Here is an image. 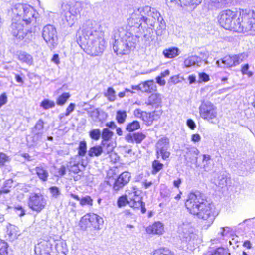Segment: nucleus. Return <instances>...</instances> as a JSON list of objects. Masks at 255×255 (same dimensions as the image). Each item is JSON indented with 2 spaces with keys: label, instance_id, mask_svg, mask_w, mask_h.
<instances>
[{
  "label": "nucleus",
  "instance_id": "f257e3e1",
  "mask_svg": "<svg viewBox=\"0 0 255 255\" xmlns=\"http://www.w3.org/2000/svg\"><path fill=\"white\" fill-rule=\"evenodd\" d=\"M160 13L155 8L149 6L135 8L128 19V25L131 31L137 32L143 30V37L146 41L153 40V30L156 20L160 17Z\"/></svg>",
  "mask_w": 255,
  "mask_h": 255
},
{
  "label": "nucleus",
  "instance_id": "f03ea898",
  "mask_svg": "<svg viewBox=\"0 0 255 255\" xmlns=\"http://www.w3.org/2000/svg\"><path fill=\"white\" fill-rule=\"evenodd\" d=\"M185 206L191 214L206 220L208 226L213 223L218 214L214 205L208 201L205 195L199 192L190 193L188 195Z\"/></svg>",
  "mask_w": 255,
  "mask_h": 255
},
{
  "label": "nucleus",
  "instance_id": "7ed1b4c3",
  "mask_svg": "<svg viewBox=\"0 0 255 255\" xmlns=\"http://www.w3.org/2000/svg\"><path fill=\"white\" fill-rule=\"evenodd\" d=\"M113 32V49L117 54H127L135 48L139 36L133 35L123 27H116Z\"/></svg>",
  "mask_w": 255,
  "mask_h": 255
},
{
  "label": "nucleus",
  "instance_id": "20e7f679",
  "mask_svg": "<svg viewBox=\"0 0 255 255\" xmlns=\"http://www.w3.org/2000/svg\"><path fill=\"white\" fill-rule=\"evenodd\" d=\"M101 36H103V33L100 30V25L95 21L88 20L77 31L76 38L79 45L87 41H89V44L92 45V39L98 38Z\"/></svg>",
  "mask_w": 255,
  "mask_h": 255
},
{
  "label": "nucleus",
  "instance_id": "39448f33",
  "mask_svg": "<svg viewBox=\"0 0 255 255\" xmlns=\"http://www.w3.org/2000/svg\"><path fill=\"white\" fill-rule=\"evenodd\" d=\"M237 32H248L255 30V12L251 10H242L237 19Z\"/></svg>",
  "mask_w": 255,
  "mask_h": 255
},
{
  "label": "nucleus",
  "instance_id": "423d86ee",
  "mask_svg": "<svg viewBox=\"0 0 255 255\" xmlns=\"http://www.w3.org/2000/svg\"><path fill=\"white\" fill-rule=\"evenodd\" d=\"M25 22L23 21L21 17L18 15L12 19L10 26L12 35L17 39H25L26 41H32L34 37V33L30 29L25 28Z\"/></svg>",
  "mask_w": 255,
  "mask_h": 255
},
{
  "label": "nucleus",
  "instance_id": "0eeeda50",
  "mask_svg": "<svg viewBox=\"0 0 255 255\" xmlns=\"http://www.w3.org/2000/svg\"><path fill=\"white\" fill-rule=\"evenodd\" d=\"M12 11L14 15L21 17L23 21L25 22V25L35 22L38 14L32 6L21 3L15 4Z\"/></svg>",
  "mask_w": 255,
  "mask_h": 255
},
{
  "label": "nucleus",
  "instance_id": "6e6552de",
  "mask_svg": "<svg viewBox=\"0 0 255 255\" xmlns=\"http://www.w3.org/2000/svg\"><path fill=\"white\" fill-rule=\"evenodd\" d=\"M200 117L212 124L217 123V112L216 107L208 101H202L199 108Z\"/></svg>",
  "mask_w": 255,
  "mask_h": 255
},
{
  "label": "nucleus",
  "instance_id": "1a4fd4ad",
  "mask_svg": "<svg viewBox=\"0 0 255 255\" xmlns=\"http://www.w3.org/2000/svg\"><path fill=\"white\" fill-rule=\"evenodd\" d=\"M91 41L92 45L89 44V41H87L79 46L86 53L92 56H97L102 53L106 47V41L103 36L98 38L92 39Z\"/></svg>",
  "mask_w": 255,
  "mask_h": 255
},
{
  "label": "nucleus",
  "instance_id": "9d476101",
  "mask_svg": "<svg viewBox=\"0 0 255 255\" xmlns=\"http://www.w3.org/2000/svg\"><path fill=\"white\" fill-rule=\"evenodd\" d=\"M236 13L230 10H226L221 12L219 22L221 27L226 30L237 32V21H233L236 16Z\"/></svg>",
  "mask_w": 255,
  "mask_h": 255
},
{
  "label": "nucleus",
  "instance_id": "9b49d317",
  "mask_svg": "<svg viewBox=\"0 0 255 255\" xmlns=\"http://www.w3.org/2000/svg\"><path fill=\"white\" fill-rule=\"evenodd\" d=\"M63 15L68 25L71 27L80 16L82 7L79 4L73 5L66 4L62 6Z\"/></svg>",
  "mask_w": 255,
  "mask_h": 255
},
{
  "label": "nucleus",
  "instance_id": "f8f14e48",
  "mask_svg": "<svg viewBox=\"0 0 255 255\" xmlns=\"http://www.w3.org/2000/svg\"><path fill=\"white\" fill-rule=\"evenodd\" d=\"M42 36L50 48H54L57 45V32L53 25L47 24L44 26L42 31Z\"/></svg>",
  "mask_w": 255,
  "mask_h": 255
},
{
  "label": "nucleus",
  "instance_id": "ddd939ff",
  "mask_svg": "<svg viewBox=\"0 0 255 255\" xmlns=\"http://www.w3.org/2000/svg\"><path fill=\"white\" fill-rule=\"evenodd\" d=\"M47 204V200L41 194L32 193L30 194L28 201V205L32 211L37 213L43 210Z\"/></svg>",
  "mask_w": 255,
  "mask_h": 255
},
{
  "label": "nucleus",
  "instance_id": "4468645a",
  "mask_svg": "<svg viewBox=\"0 0 255 255\" xmlns=\"http://www.w3.org/2000/svg\"><path fill=\"white\" fill-rule=\"evenodd\" d=\"M247 57V55L245 53L234 55L232 56H226L224 58L216 61V64L220 67H230L236 66L241 63L244 59Z\"/></svg>",
  "mask_w": 255,
  "mask_h": 255
},
{
  "label": "nucleus",
  "instance_id": "2eb2a0df",
  "mask_svg": "<svg viewBox=\"0 0 255 255\" xmlns=\"http://www.w3.org/2000/svg\"><path fill=\"white\" fill-rule=\"evenodd\" d=\"M179 236L183 242L189 243L193 241L196 237L194 229L190 223H183L178 227Z\"/></svg>",
  "mask_w": 255,
  "mask_h": 255
},
{
  "label": "nucleus",
  "instance_id": "dca6fc26",
  "mask_svg": "<svg viewBox=\"0 0 255 255\" xmlns=\"http://www.w3.org/2000/svg\"><path fill=\"white\" fill-rule=\"evenodd\" d=\"M127 197L129 201V206L134 209H139L141 208V211L142 213L146 212L145 205L142 201V197L138 195L137 192L133 189L129 193Z\"/></svg>",
  "mask_w": 255,
  "mask_h": 255
},
{
  "label": "nucleus",
  "instance_id": "f3484780",
  "mask_svg": "<svg viewBox=\"0 0 255 255\" xmlns=\"http://www.w3.org/2000/svg\"><path fill=\"white\" fill-rule=\"evenodd\" d=\"M202 0H166L167 6L173 8L176 5H180L181 7L186 6L189 7L188 10L192 11L198 5L201 3Z\"/></svg>",
  "mask_w": 255,
  "mask_h": 255
},
{
  "label": "nucleus",
  "instance_id": "a211bd4d",
  "mask_svg": "<svg viewBox=\"0 0 255 255\" xmlns=\"http://www.w3.org/2000/svg\"><path fill=\"white\" fill-rule=\"evenodd\" d=\"M169 148V139L166 137L160 138L156 144V153L160 154L162 158L165 160L169 158L170 153L168 151Z\"/></svg>",
  "mask_w": 255,
  "mask_h": 255
},
{
  "label": "nucleus",
  "instance_id": "6ab92c4d",
  "mask_svg": "<svg viewBox=\"0 0 255 255\" xmlns=\"http://www.w3.org/2000/svg\"><path fill=\"white\" fill-rule=\"evenodd\" d=\"M232 2V0H204L203 6L207 10H214L222 8Z\"/></svg>",
  "mask_w": 255,
  "mask_h": 255
},
{
  "label": "nucleus",
  "instance_id": "aec40b11",
  "mask_svg": "<svg viewBox=\"0 0 255 255\" xmlns=\"http://www.w3.org/2000/svg\"><path fill=\"white\" fill-rule=\"evenodd\" d=\"M44 122L41 119H39L35 125L31 128V132L33 134V141L37 143L42 139L43 133Z\"/></svg>",
  "mask_w": 255,
  "mask_h": 255
},
{
  "label": "nucleus",
  "instance_id": "412c9836",
  "mask_svg": "<svg viewBox=\"0 0 255 255\" xmlns=\"http://www.w3.org/2000/svg\"><path fill=\"white\" fill-rule=\"evenodd\" d=\"M130 177V174L128 172H124L121 173L115 180L113 185V189L117 191L122 189L124 186L129 182Z\"/></svg>",
  "mask_w": 255,
  "mask_h": 255
},
{
  "label": "nucleus",
  "instance_id": "4be33fe9",
  "mask_svg": "<svg viewBox=\"0 0 255 255\" xmlns=\"http://www.w3.org/2000/svg\"><path fill=\"white\" fill-rule=\"evenodd\" d=\"M185 153V159L188 163L192 164L196 163L197 162V155L199 153L198 149L193 146H187L184 150Z\"/></svg>",
  "mask_w": 255,
  "mask_h": 255
},
{
  "label": "nucleus",
  "instance_id": "5701e85b",
  "mask_svg": "<svg viewBox=\"0 0 255 255\" xmlns=\"http://www.w3.org/2000/svg\"><path fill=\"white\" fill-rule=\"evenodd\" d=\"M80 159L79 156L72 158L68 162L67 167L69 171L74 173H78L81 172L82 168H84L82 164H80Z\"/></svg>",
  "mask_w": 255,
  "mask_h": 255
},
{
  "label": "nucleus",
  "instance_id": "b1692460",
  "mask_svg": "<svg viewBox=\"0 0 255 255\" xmlns=\"http://www.w3.org/2000/svg\"><path fill=\"white\" fill-rule=\"evenodd\" d=\"M162 95L157 93L151 94L145 101V104L147 106H151L153 108L159 107L162 103Z\"/></svg>",
  "mask_w": 255,
  "mask_h": 255
},
{
  "label": "nucleus",
  "instance_id": "393cba45",
  "mask_svg": "<svg viewBox=\"0 0 255 255\" xmlns=\"http://www.w3.org/2000/svg\"><path fill=\"white\" fill-rule=\"evenodd\" d=\"M51 248L52 245L49 242L43 240L35 246V251H39L41 255H50Z\"/></svg>",
  "mask_w": 255,
  "mask_h": 255
},
{
  "label": "nucleus",
  "instance_id": "a878e982",
  "mask_svg": "<svg viewBox=\"0 0 255 255\" xmlns=\"http://www.w3.org/2000/svg\"><path fill=\"white\" fill-rule=\"evenodd\" d=\"M38 177L43 182H46L49 177L47 166L43 163L40 164L35 169Z\"/></svg>",
  "mask_w": 255,
  "mask_h": 255
},
{
  "label": "nucleus",
  "instance_id": "bb28decb",
  "mask_svg": "<svg viewBox=\"0 0 255 255\" xmlns=\"http://www.w3.org/2000/svg\"><path fill=\"white\" fill-rule=\"evenodd\" d=\"M88 114L95 122H103L107 118V114L103 111H100L99 109H94L89 111Z\"/></svg>",
  "mask_w": 255,
  "mask_h": 255
},
{
  "label": "nucleus",
  "instance_id": "cd10ccee",
  "mask_svg": "<svg viewBox=\"0 0 255 255\" xmlns=\"http://www.w3.org/2000/svg\"><path fill=\"white\" fill-rule=\"evenodd\" d=\"M203 60L197 56L188 57L184 61V66L187 68H196L201 66Z\"/></svg>",
  "mask_w": 255,
  "mask_h": 255
},
{
  "label": "nucleus",
  "instance_id": "c85d7f7f",
  "mask_svg": "<svg viewBox=\"0 0 255 255\" xmlns=\"http://www.w3.org/2000/svg\"><path fill=\"white\" fill-rule=\"evenodd\" d=\"M146 137L145 135L141 132H135L133 133H129L125 137V140L128 143H136L139 144Z\"/></svg>",
  "mask_w": 255,
  "mask_h": 255
},
{
  "label": "nucleus",
  "instance_id": "c756f323",
  "mask_svg": "<svg viewBox=\"0 0 255 255\" xmlns=\"http://www.w3.org/2000/svg\"><path fill=\"white\" fill-rule=\"evenodd\" d=\"M146 232L148 234L161 235L164 232L163 225L160 222H156L146 228Z\"/></svg>",
  "mask_w": 255,
  "mask_h": 255
},
{
  "label": "nucleus",
  "instance_id": "7c9ffc66",
  "mask_svg": "<svg viewBox=\"0 0 255 255\" xmlns=\"http://www.w3.org/2000/svg\"><path fill=\"white\" fill-rule=\"evenodd\" d=\"M141 91L146 93H151L156 91L157 86L153 80H147L141 83Z\"/></svg>",
  "mask_w": 255,
  "mask_h": 255
},
{
  "label": "nucleus",
  "instance_id": "2f4dec72",
  "mask_svg": "<svg viewBox=\"0 0 255 255\" xmlns=\"http://www.w3.org/2000/svg\"><path fill=\"white\" fill-rule=\"evenodd\" d=\"M91 226L95 229L100 230V226L102 225L104 221L102 217L95 214H89Z\"/></svg>",
  "mask_w": 255,
  "mask_h": 255
},
{
  "label": "nucleus",
  "instance_id": "473e14b6",
  "mask_svg": "<svg viewBox=\"0 0 255 255\" xmlns=\"http://www.w3.org/2000/svg\"><path fill=\"white\" fill-rule=\"evenodd\" d=\"M17 57L19 61L28 65H32L33 63V58L32 55L25 51H20L17 52Z\"/></svg>",
  "mask_w": 255,
  "mask_h": 255
},
{
  "label": "nucleus",
  "instance_id": "72a5a7b5",
  "mask_svg": "<svg viewBox=\"0 0 255 255\" xmlns=\"http://www.w3.org/2000/svg\"><path fill=\"white\" fill-rule=\"evenodd\" d=\"M144 114L145 121H146L148 125H150L153 121H157L160 118L161 112L160 111H155L149 113L145 112Z\"/></svg>",
  "mask_w": 255,
  "mask_h": 255
},
{
  "label": "nucleus",
  "instance_id": "f704fd0d",
  "mask_svg": "<svg viewBox=\"0 0 255 255\" xmlns=\"http://www.w3.org/2000/svg\"><path fill=\"white\" fill-rule=\"evenodd\" d=\"M180 54V50L177 47H170L163 50V54L167 58H173Z\"/></svg>",
  "mask_w": 255,
  "mask_h": 255
},
{
  "label": "nucleus",
  "instance_id": "c9c22d12",
  "mask_svg": "<svg viewBox=\"0 0 255 255\" xmlns=\"http://www.w3.org/2000/svg\"><path fill=\"white\" fill-rule=\"evenodd\" d=\"M156 23L158 24L155 30L156 34L157 36H161L165 32L166 28L165 23L163 17L160 16L159 19L156 20Z\"/></svg>",
  "mask_w": 255,
  "mask_h": 255
},
{
  "label": "nucleus",
  "instance_id": "e433bc0d",
  "mask_svg": "<svg viewBox=\"0 0 255 255\" xmlns=\"http://www.w3.org/2000/svg\"><path fill=\"white\" fill-rule=\"evenodd\" d=\"M9 238L11 240L16 239L20 235V233L18 230V228L14 225H10L7 230Z\"/></svg>",
  "mask_w": 255,
  "mask_h": 255
},
{
  "label": "nucleus",
  "instance_id": "4c0bfd02",
  "mask_svg": "<svg viewBox=\"0 0 255 255\" xmlns=\"http://www.w3.org/2000/svg\"><path fill=\"white\" fill-rule=\"evenodd\" d=\"M89 214H87L83 216L80 219L79 225L81 230L85 231L87 228L90 227V223Z\"/></svg>",
  "mask_w": 255,
  "mask_h": 255
},
{
  "label": "nucleus",
  "instance_id": "58836bf2",
  "mask_svg": "<svg viewBox=\"0 0 255 255\" xmlns=\"http://www.w3.org/2000/svg\"><path fill=\"white\" fill-rule=\"evenodd\" d=\"M114 144L112 141L105 142L103 143L101 142V145L103 148V153L106 154H109L113 152L115 148Z\"/></svg>",
  "mask_w": 255,
  "mask_h": 255
},
{
  "label": "nucleus",
  "instance_id": "ea45409f",
  "mask_svg": "<svg viewBox=\"0 0 255 255\" xmlns=\"http://www.w3.org/2000/svg\"><path fill=\"white\" fill-rule=\"evenodd\" d=\"M103 150L101 146H95L90 148L88 151V155L90 157L99 156L103 153Z\"/></svg>",
  "mask_w": 255,
  "mask_h": 255
},
{
  "label": "nucleus",
  "instance_id": "a19ab883",
  "mask_svg": "<svg viewBox=\"0 0 255 255\" xmlns=\"http://www.w3.org/2000/svg\"><path fill=\"white\" fill-rule=\"evenodd\" d=\"M114 133L109 130L108 128H104L102 131L101 132V137L102 138V141L101 142L102 143L110 141V140L112 138Z\"/></svg>",
  "mask_w": 255,
  "mask_h": 255
},
{
  "label": "nucleus",
  "instance_id": "79ce46f5",
  "mask_svg": "<svg viewBox=\"0 0 255 255\" xmlns=\"http://www.w3.org/2000/svg\"><path fill=\"white\" fill-rule=\"evenodd\" d=\"M13 181L12 179L6 180L0 189V192L3 194H7L10 192V190L13 186Z\"/></svg>",
  "mask_w": 255,
  "mask_h": 255
},
{
  "label": "nucleus",
  "instance_id": "37998d69",
  "mask_svg": "<svg viewBox=\"0 0 255 255\" xmlns=\"http://www.w3.org/2000/svg\"><path fill=\"white\" fill-rule=\"evenodd\" d=\"M104 95L109 101L112 102L116 100V91L112 87L108 88L106 92H104Z\"/></svg>",
  "mask_w": 255,
  "mask_h": 255
},
{
  "label": "nucleus",
  "instance_id": "c03bdc74",
  "mask_svg": "<svg viewBox=\"0 0 255 255\" xmlns=\"http://www.w3.org/2000/svg\"><path fill=\"white\" fill-rule=\"evenodd\" d=\"M11 160L10 156L7 155L5 153L0 152V168H3L6 166Z\"/></svg>",
  "mask_w": 255,
  "mask_h": 255
},
{
  "label": "nucleus",
  "instance_id": "a18cd8bd",
  "mask_svg": "<svg viewBox=\"0 0 255 255\" xmlns=\"http://www.w3.org/2000/svg\"><path fill=\"white\" fill-rule=\"evenodd\" d=\"M228 249L223 247H218L210 251L209 255H228Z\"/></svg>",
  "mask_w": 255,
  "mask_h": 255
},
{
  "label": "nucleus",
  "instance_id": "49530a36",
  "mask_svg": "<svg viewBox=\"0 0 255 255\" xmlns=\"http://www.w3.org/2000/svg\"><path fill=\"white\" fill-rule=\"evenodd\" d=\"M90 137L95 141H98L101 137V131L99 129H93L89 132Z\"/></svg>",
  "mask_w": 255,
  "mask_h": 255
},
{
  "label": "nucleus",
  "instance_id": "de8ad7c7",
  "mask_svg": "<svg viewBox=\"0 0 255 255\" xmlns=\"http://www.w3.org/2000/svg\"><path fill=\"white\" fill-rule=\"evenodd\" d=\"M139 122L137 121H133L132 122L128 124L126 127V130L128 132H133L140 128Z\"/></svg>",
  "mask_w": 255,
  "mask_h": 255
},
{
  "label": "nucleus",
  "instance_id": "09e8293b",
  "mask_svg": "<svg viewBox=\"0 0 255 255\" xmlns=\"http://www.w3.org/2000/svg\"><path fill=\"white\" fill-rule=\"evenodd\" d=\"M228 178L226 175L222 174L218 176L217 179L215 181V184L219 186L223 187L227 184Z\"/></svg>",
  "mask_w": 255,
  "mask_h": 255
},
{
  "label": "nucleus",
  "instance_id": "8fccbe9b",
  "mask_svg": "<svg viewBox=\"0 0 255 255\" xmlns=\"http://www.w3.org/2000/svg\"><path fill=\"white\" fill-rule=\"evenodd\" d=\"M129 203L127 195L120 196L117 200V206L119 208L124 207L127 204L129 205Z\"/></svg>",
  "mask_w": 255,
  "mask_h": 255
},
{
  "label": "nucleus",
  "instance_id": "3c124183",
  "mask_svg": "<svg viewBox=\"0 0 255 255\" xmlns=\"http://www.w3.org/2000/svg\"><path fill=\"white\" fill-rule=\"evenodd\" d=\"M8 245L7 242L0 240V255H7L8 253Z\"/></svg>",
  "mask_w": 255,
  "mask_h": 255
},
{
  "label": "nucleus",
  "instance_id": "603ef678",
  "mask_svg": "<svg viewBox=\"0 0 255 255\" xmlns=\"http://www.w3.org/2000/svg\"><path fill=\"white\" fill-rule=\"evenodd\" d=\"M127 117V113L125 111L119 110L117 112L116 120L120 124L123 123Z\"/></svg>",
  "mask_w": 255,
  "mask_h": 255
},
{
  "label": "nucleus",
  "instance_id": "864d4df0",
  "mask_svg": "<svg viewBox=\"0 0 255 255\" xmlns=\"http://www.w3.org/2000/svg\"><path fill=\"white\" fill-rule=\"evenodd\" d=\"M55 105V102L48 99H44L40 103V106L44 109H48L54 107Z\"/></svg>",
  "mask_w": 255,
  "mask_h": 255
},
{
  "label": "nucleus",
  "instance_id": "5fc2aeb1",
  "mask_svg": "<svg viewBox=\"0 0 255 255\" xmlns=\"http://www.w3.org/2000/svg\"><path fill=\"white\" fill-rule=\"evenodd\" d=\"M153 255H174V254L167 249L160 248L156 250Z\"/></svg>",
  "mask_w": 255,
  "mask_h": 255
},
{
  "label": "nucleus",
  "instance_id": "6e6d98bb",
  "mask_svg": "<svg viewBox=\"0 0 255 255\" xmlns=\"http://www.w3.org/2000/svg\"><path fill=\"white\" fill-rule=\"evenodd\" d=\"M80 204L82 206L85 205L92 206L93 205V199L89 196H85L83 197L80 200Z\"/></svg>",
  "mask_w": 255,
  "mask_h": 255
},
{
  "label": "nucleus",
  "instance_id": "4d7b16f0",
  "mask_svg": "<svg viewBox=\"0 0 255 255\" xmlns=\"http://www.w3.org/2000/svg\"><path fill=\"white\" fill-rule=\"evenodd\" d=\"M87 151V144L84 141H81L78 147V155L80 156H84Z\"/></svg>",
  "mask_w": 255,
  "mask_h": 255
},
{
  "label": "nucleus",
  "instance_id": "13d9d810",
  "mask_svg": "<svg viewBox=\"0 0 255 255\" xmlns=\"http://www.w3.org/2000/svg\"><path fill=\"white\" fill-rule=\"evenodd\" d=\"M69 97L70 94L68 93H63L58 98L57 100V104L58 105H64Z\"/></svg>",
  "mask_w": 255,
  "mask_h": 255
},
{
  "label": "nucleus",
  "instance_id": "bf43d9fd",
  "mask_svg": "<svg viewBox=\"0 0 255 255\" xmlns=\"http://www.w3.org/2000/svg\"><path fill=\"white\" fill-rule=\"evenodd\" d=\"M171 193V192L169 189L165 188L161 189L160 196L162 198L164 199L166 201L169 202L170 201Z\"/></svg>",
  "mask_w": 255,
  "mask_h": 255
},
{
  "label": "nucleus",
  "instance_id": "052dcab7",
  "mask_svg": "<svg viewBox=\"0 0 255 255\" xmlns=\"http://www.w3.org/2000/svg\"><path fill=\"white\" fill-rule=\"evenodd\" d=\"M163 167V164L157 160H154L152 163V173L155 174L158 172Z\"/></svg>",
  "mask_w": 255,
  "mask_h": 255
},
{
  "label": "nucleus",
  "instance_id": "680f3d73",
  "mask_svg": "<svg viewBox=\"0 0 255 255\" xmlns=\"http://www.w3.org/2000/svg\"><path fill=\"white\" fill-rule=\"evenodd\" d=\"M49 191L52 196L54 198H57L61 194L59 188L56 186H52L49 188Z\"/></svg>",
  "mask_w": 255,
  "mask_h": 255
},
{
  "label": "nucleus",
  "instance_id": "e2e57ef3",
  "mask_svg": "<svg viewBox=\"0 0 255 255\" xmlns=\"http://www.w3.org/2000/svg\"><path fill=\"white\" fill-rule=\"evenodd\" d=\"M209 80V76L206 73L203 72L199 74V82H207Z\"/></svg>",
  "mask_w": 255,
  "mask_h": 255
},
{
  "label": "nucleus",
  "instance_id": "0e129e2a",
  "mask_svg": "<svg viewBox=\"0 0 255 255\" xmlns=\"http://www.w3.org/2000/svg\"><path fill=\"white\" fill-rule=\"evenodd\" d=\"M108 155L111 162L115 163L119 161V156L116 153L113 152Z\"/></svg>",
  "mask_w": 255,
  "mask_h": 255
},
{
  "label": "nucleus",
  "instance_id": "69168bd1",
  "mask_svg": "<svg viewBox=\"0 0 255 255\" xmlns=\"http://www.w3.org/2000/svg\"><path fill=\"white\" fill-rule=\"evenodd\" d=\"M14 210L16 213L20 217L23 216L25 214V211L20 205H17L14 207Z\"/></svg>",
  "mask_w": 255,
  "mask_h": 255
},
{
  "label": "nucleus",
  "instance_id": "338daca9",
  "mask_svg": "<svg viewBox=\"0 0 255 255\" xmlns=\"http://www.w3.org/2000/svg\"><path fill=\"white\" fill-rule=\"evenodd\" d=\"M7 102V97L5 93L0 95V108Z\"/></svg>",
  "mask_w": 255,
  "mask_h": 255
},
{
  "label": "nucleus",
  "instance_id": "774afa93",
  "mask_svg": "<svg viewBox=\"0 0 255 255\" xmlns=\"http://www.w3.org/2000/svg\"><path fill=\"white\" fill-rule=\"evenodd\" d=\"M182 80V78L179 75H175L170 78L169 82L175 84L181 82Z\"/></svg>",
  "mask_w": 255,
  "mask_h": 255
}]
</instances>
